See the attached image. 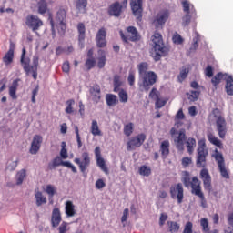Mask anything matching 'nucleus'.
<instances>
[{
    "instance_id": "4d7b16f0",
    "label": "nucleus",
    "mask_w": 233,
    "mask_h": 233,
    "mask_svg": "<svg viewBox=\"0 0 233 233\" xmlns=\"http://www.w3.org/2000/svg\"><path fill=\"white\" fill-rule=\"evenodd\" d=\"M199 94H201V91H191L188 96L189 101H198Z\"/></svg>"
},
{
    "instance_id": "412c9836",
    "label": "nucleus",
    "mask_w": 233,
    "mask_h": 233,
    "mask_svg": "<svg viewBox=\"0 0 233 233\" xmlns=\"http://www.w3.org/2000/svg\"><path fill=\"white\" fill-rule=\"evenodd\" d=\"M77 32H78V42L81 49L85 48V39L86 37V27L85 24L82 22L77 25Z\"/></svg>"
},
{
    "instance_id": "20e7f679",
    "label": "nucleus",
    "mask_w": 233,
    "mask_h": 233,
    "mask_svg": "<svg viewBox=\"0 0 233 233\" xmlns=\"http://www.w3.org/2000/svg\"><path fill=\"white\" fill-rule=\"evenodd\" d=\"M152 42L154 43L155 55H153V59L155 61H161V57L168 56L169 50L168 47L165 46L161 34L155 32L152 35Z\"/></svg>"
},
{
    "instance_id": "a878e982",
    "label": "nucleus",
    "mask_w": 233,
    "mask_h": 233,
    "mask_svg": "<svg viewBox=\"0 0 233 233\" xmlns=\"http://www.w3.org/2000/svg\"><path fill=\"white\" fill-rule=\"evenodd\" d=\"M65 212L67 218H74V216H76V206L74 205V202L70 200H67L66 202Z\"/></svg>"
},
{
    "instance_id": "bf43d9fd",
    "label": "nucleus",
    "mask_w": 233,
    "mask_h": 233,
    "mask_svg": "<svg viewBox=\"0 0 233 233\" xmlns=\"http://www.w3.org/2000/svg\"><path fill=\"white\" fill-rule=\"evenodd\" d=\"M193 228H194V224L188 221L186 223L182 233H193Z\"/></svg>"
},
{
    "instance_id": "0e129e2a",
    "label": "nucleus",
    "mask_w": 233,
    "mask_h": 233,
    "mask_svg": "<svg viewBox=\"0 0 233 233\" xmlns=\"http://www.w3.org/2000/svg\"><path fill=\"white\" fill-rule=\"evenodd\" d=\"M149 97H151V99H159V93L157 92V88H152V90L149 93Z\"/></svg>"
},
{
    "instance_id": "f3484780",
    "label": "nucleus",
    "mask_w": 233,
    "mask_h": 233,
    "mask_svg": "<svg viewBox=\"0 0 233 233\" xmlns=\"http://www.w3.org/2000/svg\"><path fill=\"white\" fill-rule=\"evenodd\" d=\"M200 179L203 181L204 189L208 192H212V177H210L208 169L203 168L200 171Z\"/></svg>"
},
{
    "instance_id": "6e6d98bb",
    "label": "nucleus",
    "mask_w": 233,
    "mask_h": 233,
    "mask_svg": "<svg viewBox=\"0 0 233 233\" xmlns=\"http://www.w3.org/2000/svg\"><path fill=\"white\" fill-rule=\"evenodd\" d=\"M190 21H192V16H190V14L186 13L182 18L183 26H188L190 25Z\"/></svg>"
},
{
    "instance_id": "338daca9",
    "label": "nucleus",
    "mask_w": 233,
    "mask_h": 233,
    "mask_svg": "<svg viewBox=\"0 0 233 233\" xmlns=\"http://www.w3.org/2000/svg\"><path fill=\"white\" fill-rule=\"evenodd\" d=\"M62 71L65 72V74H69L70 72V62L66 61L62 65Z\"/></svg>"
},
{
    "instance_id": "13d9d810",
    "label": "nucleus",
    "mask_w": 233,
    "mask_h": 233,
    "mask_svg": "<svg viewBox=\"0 0 233 233\" xmlns=\"http://www.w3.org/2000/svg\"><path fill=\"white\" fill-rule=\"evenodd\" d=\"M199 39H200V36H199V34H197L196 37L193 38V44L190 47V50H198V46H199Z\"/></svg>"
},
{
    "instance_id": "680f3d73",
    "label": "nucleus",
    "mask_w": 233,
    "mask_h": 233,
    "mask_svg": "<svg viewBox=\"0 0 233 233\" xmlns=\"http://www.w3.org/2000/svg\"><path fill=\"white\" fill-rule=\"evenodd\" d=\"M58 232L59 233H66L68 232V223L63 221L61 225L58 227Z\"/></svg>"
},
{
    "instance_id": "1a4fd4ad",
    "label": "nucleus",
    "mask_w": 233,
    "mask_h": 233,
    "mask_svg": "<svg viewBox=\"0 0 233 233\" xmlns=\"http://www.w3.org/2000/svg\"><path fill=\"white\" fill-rule=\"evenodd\" d=\"M169 192L172 199H177L178 205L183 203V199L185 198V189H183V184L178 183L171 186Z\"/></svg>"
},
{
    "instance_id": "79ce46f5",
    "label": "nucleus",
    "mask_w": 233,
    "mask_h": 233,
    "mask_svg": "<svg viewBox=\"0 0 233 233\" xmlns=\"http://www.w3.org/2000/svg\"><path fill=\"white\" fill-rule=\"evenodd\" d=\"M138 172L140 176H145L146 177H148V176L152 174V169L150 168V167L143 165L139 167Z\"/></svg>"
},
{
    "instance_id": "7c9ffc66",
    "label": "nucleus",
    "mask_w": 233,
    "mask_h": 233,
    "mask_svg": "<svg viewBox=\"0 0 233 233\" xmlns=\"http://www.w3.org/2000/svg\"><path fill=\"white\" fill-rule=\"evenodd\" d=\"M90 132L92 136H103V132L99 128V124H97V120H92Z\"/></svg>"
},
{
    "instance_id": "39448f33",
    "label": "nucleus",
    "mask_w": 233,
    "mask_h": 233,
    "mask_svg": "<svg viewBox=\"0 0 233 233\" xmlns=\"http://www.w3.org/2000/svg\"><path fill=\"white\" fill-rule=\"evenodd\" d=\"M197 152L196 165L198 167L205 168V167H207V156H208V149H207V143L205 142V139L198 141Z\"/></svg>"
},
{
    "instance_id": "ddd939ff",
    "label": "nucleus",
    "mask_w": 233,
    "mask_h": 233,
    "mask_svg": "<svg viewBox=\"0 0 233 233\" xmlns=\"http://www.w3.org/2000/svg\"><path fill=\"white\" fill-rule=\"evenodd\" d=\"M147 139V135L144 133L138 134L136 137H133L127 142V150H134L135 148H139L141 145L145 143Z\"/></svg>"
},
{
    "instance_id": "49530a36",
    "label": "nucleus",
    "mask_w": 233,
    "mask_h": 233,
    "mask_svg": "<svg viewBox=\"0 0 233 233\" xmlns=\"http://www.w3.org/2000/svg\"><path fill=\"white\" fill-rule=\"evenodd\" d=\"M132 132H134V124L132 122H129L126 126H124V134L127 137H130L132 136Z\"/></svg>"
},
{
    "instance_id": "c756f323",
    "label": "nucleus",
    "mask_w": 233,
    "mask_h": 233,
    "mask_svg": "<svg viewBox=\"0 0 233 233\" xmlns=\"http://www.w3.org/2000/svg\"><path fill=\"white\" fill-rule=\"evenodd\" d=\"M207 137L211 145H215L218 148H223V143H221V140L215 137L211 132L207 134Z\"/></svg>"
},
{
    "instance_id": "f03ea898",
    "label": "nucleus",
    "mask_w": 233,
    "mask_h": 233,
    "mask_svg": "<svg viewBox=\"0 0 233 233\" xmlns=\"http://www.w3.org/2000/svg\"><path fill=\"white\" fill-rule=\"evenodd\" d=\"M147 70H148V63L141 62L138 65V74L142 77V83L139 84V87L142 88L141 90H145V92H148L150 86L156 85L157 81V75L154 71Z\"/></svg>"
},
{
    "instance_id": "5701e85b",
    "label": "nucleus",
    "mask_w": 233,
    "mask_h": 233,
    "mask_svg": "<svg viewBox=\"0 0 233 233\" xmlns=\"http://www.w3.org/2000/svg\"><path fill=\"white\" fill-rule=\"evenodd\" d=\"M15 50V44L14 42L10 43L9 50L5 53V55L3 57V61L5 65H12L14 62V52Z\"/></svg>"
},
{
    "instance_id": "f8f14e48",
    "label": "nucleus",
    "mask_w": 233,
    "mask_h": 233,
    "mask_svg": "<svg viewBox=\"0 0 233 233\" xmlns=\"http://www.w3.org/2000/svg\"><path fill=\"white\" fill-rule=\"evenodd\" d=\"M25 25L32 32H36L43 26V20L35 15H28L25 18Z\"/></svg>"
},
{
    "instance_id": "bb28decb",
    "label": "nucleus",
    "mask_w": 233,
    "mask_h": 233,
    "mask_svg": "<svg viewBox=\"0 0 233 233\" xmlns=\"http://www.w3.org/2000/svg\"><path fill=\"white\" fill-rule=\"evenodd\" d=\"M160 152L164 159H167V157H168V154H170V142L168 140H164L161 142Z\"/></svg>"
},
{
    "instance_id": "de8ad7c7",
    "label": "nucleus",
    "mask_w": 233,
    "mask_h": 233,
    "mask_svg": "<svg viewBox=\"0 0 233 233\" xmlns=\"http://www.w3.org/2000/svg\"><path fill=\"white\" fill-rule=\"evenodd\" d=\"M121 85H123V82H121V76L116 75L114 76V92L121 90Z\"/></svg>"
},
{
    "instance_id": "f257e3e1",
    "label": "nucleus",
    "mask_w": 233,
    "mask_h": 233,
    "mask_svg": "<svg viewBox=\"0 0 233 233\" xmlns=\"http://www.w3.org/2000/svg\"><path fill=\"white\" fill-rule=\"evenodd\" d=\"M182 182L186 188H191V194L198 196L200 199V206L202 208H207V198H205V194L201 190V181L198 177H193L190 178V173L188 171L184 172V177H182Z\"/></svg>"
},
{
    "instance_id": "774afa93",
    "label": "nucleus",
    "mask_w": 233,
    "mask_h": 233,
    "mask_svg": "<svg viewBox=\"0 0 233 233\" xmlns=\"http://www.w3.org/2000/svg\"><path fill=\"white\" fill-rule=\"evenodd\" d=\"M191 163H192V157H185L182 158L183 167H188V165H191Z\"/></svg>"
},
{
    "instance_id": "8fccbe9b",
    "label": "nucleus",
    "mask_w": 233,
    "mask_h": 233,
    "mask_svg": "<svg viewBox=\"0 0 233 233\" xmlns=\"http://www.w3.org/2000/svg\"><path fill=\"white\" fill-rule=\"evenodd\" d=\"M172 41L175 45H183L185 39L179 35V33L175 32L172 36Z\"/></svg>"
},
{
    "instance_id": "f704fd0d",
    "label": "nucleus",
    "mask_w": 233,
    "mask_h": 233,
    "mask_svg": "<svg viewBox=\"0 0 233 233\" xmlns=\"http://www.w3.org/2000/svg\"><path fill=\"white\" fill-rule=\"evenodd\" d=\"M98 55L100 57L97 58V66L98 68H105V65H106V55L105 54V51L98 50Z\"/></svg>"
},
{
    "instance_id": "37998d69",
    "label": "nucleus",
    "mask_w": 233,
    "mask_h": 233,
    "mask_svg": "<svg viewBox=\"0 0 233 233\" xmlns=\"http://www.w3.org/2000/svg\"><path fill=\"white\" fill-rule=\"evenodd\" d=\"M117 92L120 103H128V93L125 89H119Z\"/></svg>"
},
{
    "instance_id": "9d476101",
    "label": "nucleus",
    "mask_w": 233,
    "mask_h": 233,
    "mask_svg": "<svg viewBox=\"0 0 233 233\" xmlns=\"http://www.w3.org/2000/svg\"><path fill=\"white\" fill-rule=\"evenodd\" d=\"M127 5H128V0H123L122 5L119 2H115L109 5L107 14L111 17H119L123 14V8H126Z\"/></svg>"
},
{
    "instance_id": "052dcab7",
    "label": "nucleus",
    "mask_w": 233,
    "mask_h": 233,
    "mask_svg": "<svg viewBox=\"0 0 233 233\" xmlns=\"http://www.w3.org/2000/svg\"><path fill=\"white\" fill-rule=\"evenodd\" d=\"M205 76H207V77H213L214 76V67H212V66L208 65L205 71H204Z\"/></svg>"
},
{
    "instance_id": "5fc2aeb1",
    "label": "nucleus",
    "mask_w": 233,
    "mask_h": 233,
    "mask_svg": "<svg viewBox=\"0 0 233 233\" xmlns=\"http://www.w3.org/2000/svg\"><path fill=\"white\" fill-rule=\"evenodd\" d=\"M183 11L186 14H190V8H194V5H190L187 0L182 1Z\"/></svg>"
},
{
    "instance_id": "69168bd1",
    "label": "nucleus",
    "mask_w": 233,
    "mask_h": 233,
    "mask_svg": "<svg viewBox=\"0 0 233 233\" xmlns=\"http://www.w3.org/2000/svg\"><path fill=\"white\" fill-rule=\"evenodd\" d=\"M105 187H106V184L103 179L99 178L98 180H96V188H97L98 190H101V188H105Z\"/></svg>"
},
{
    "instance_id": "7ed1b4c3",
    "label": "nucleus",
    "mask_w": 233,
    "mask_h": 233,
    "mask_svg": "<svg viewBox=\"0 0 233 233\" xmlns=\"http://www.w3.org/2000/svg\"><path fill=\"white\" fill-rule=\"evenodd\" d=\"M20 63L22 68L27 76L32 74L33 79L37 80V69L39 68V56H34L32 59V65H30V57L26 56V48L23 47L20 57Z\"/></svg>"
},
{
    "instance_id": "b1692460",
    "label": "nucleus",
    "mask_w": 233,
    "mask_h": 233,
    "mask_svg": "<svg viewBox=\"0 0 233 233\" xmlns=\"http://www.w3.org/2000/svg\"><path fill=\"white\" fill-rule=\"evenodd\" d=\"M228 77V75L219 72L212 77L211 83H212L213 86H215V88H218V86H219V84L221 83V81H227Z\"/></svg>"
},
{
    "instance_id": "4be33fe9",
    "label": "nucleus",
    "mask_w": 233,
    "mask_h": 233,
    "mask_svg": "<svg viewBox=\"0 0 233 233\" xmlns=\"http://www.w3.org/2000/svg\"><path fill=\"white\" fill-rule=\"evenodd\" d=\"M61 221H63V218L61 217V210L59 209V208H55L52 211L51 216V225L53 228H57Z\"/></svg>"
},
{
    "instance_id": "6ab92c4d",
    "label": "nucleus",
    "mask_w": 233,
    "mask_h": 233,
    "mask_svg": "<svg viewBox=\"0 0 233 233\" xmlns=\"http://www.w3.org/2000/svg\"><path fill=\"white\" fill-rule=\"evenodd\" d=\"M43 144V137L41 135H35L31 142L29 149L30 154L35 155L41 150V145Z\"/></svg>"
},
{
    "instance_id": "c03bdc74",
    "label": "nucleus",
    "mask_w": 233,
    "mask_h": 233,
    "mask_svg": "<svg viewBox=\"0 0 233 233\" xmlns=\"http://www.w3.org/2000/svg\"><path fill=\"white\" fill-rule=\"evenodd\" d=\"M96 164L101 168L105 174H108V167H106V164H105V159L101 157L96 158Z\"/></svg>"
},
{
    "instance_id": "09e8293b",
    "label": "nucleus",
    "mask_w": 233,
    "mask_h": 233,
    "mask_svg": "<svg viewBox=\"0 0 233 233\" xmlns=\"http://www.w3.org/2000/svg\"><path fill=\"white\" fill-rule=\"evenodd\" d=\"M188 72H190V69L187 67H183L182 70L180 71V74L178 76V80L180 83H183L187 77H188Z\"/></svg>"
},
{
    "instance_id": "473e14b6",
    "label": "nucleus",
    "mask_w": 233,
    "mask_h": 233,
    "mask_svg": "<svg viewBox=\"0 0 233 233\" xmlns=\"http://www.w3.org/2000/svg\"><path fill=\"white\" fill-rule=\"evenodd\" d=\"M200 226L202 227V232H204V233H219V231L218 229H214L213 231H210V227H208V218H201Z\"/></svg>"
},
{
    "instance_id": "ea45409f",
    "label": "nucleus",
    "mask_w": 233,
    "mask_h": 233,
    "mask_svg": "<svg viewBox=\"0 0 233 233\" xmlns=\"http://www.w3.org/2000/svg\"><path fill=\"white\" fill-rule=\"evenodd\" d=\"M26 177V170L21 169L15 177L16 179V185H23V181H25V178Z\"/></svg>"
},
{
    "instance_id": "a211bd4d",
    "label": "nucleus",
    "mask_w": 233,
    "mask_h": 233,
    "mask_svg": "<svg viewBox=\"0 0 233 233\" xmlns=\"http://www.w3.org/2000/svg\"><path fill=\"white\" fill-rule=\"evenodd\" d=\"M168 17H170V11H168V9L160 11L154 20L155 26H157V28L163 26L165 23L168 21Z\"/></svg>"
},
{
    "instance_id": "aec40b11",
    "label": "nucleus",
    "mask_w": 233,
    "mask_h": 233,
    "mask_svg": "<svg viewBox=\"0 0 233 233\" xmlns=\"http://www.w3.org/2000/svg\"><path fill=\"white\" fill-rule=\"evenodd\" d=\"M96 41L98 48H105L106 46V29L102 27L98 30L96 35Z\"/></svg>"
},
{
    "instance_id": "393cba45",
    "label": "nucleus",
    "mask_w": 233,
    "mask_h": 233,
    "mask_svg": "<svg viewBox=\"0 0 233 233\" xmlns=\"http://www.w3.org/2000/svg\"><path fill=\"white\" fill-rule=\"evenodd\" d=\"M90 94L92 96V99L95 103H99L101 100V87L99 85H95L90 89Z\"/></svg>"
},
{
    "instance_id": "c85d7f7f",
    "label": "nucleus",
    "mask_w": 233,
    "mask_h": 233,
    "mask_svg": "<svg viewBox=\"0 0 233 233\" xmlns=\"http://www.w3.org/2000/svg\"><path fill=\"white\" fill-rule=\"evenodd\" d=\"M106 103L107 106H116L119 104V99H117V96L114 94H107L106 96Z\"/></svg>"
},
{
    "instance_id": "dca6fc26",
    "label": "nucleus",
    "mask_w": 233,
    "mask_h": 233,
    "mask_svg": "<svg viewBox=\"0 0 233 233\" xmlns=\"http://www.w3.org/2000/svg\"><path fill=\"white\" fill-rule=\"evenodd\" d=\"M75 163L78 165L80 171L85 174L86 168L90 167V155L88 152L82 153V161L81 158H75Z\"/></svg>"
},
{
    "instance_id": "3c124183",
    "label": "nucleus",
    "mask_w": 233,
    "mask_h": 233,
    "mask_svg": "<svg viewBox=\"0 0 233 233\" xmlns=\"http://www.w3.org/2000/svg\"><path fill=\"white\" fill-rule=\"evenodd\" d=\"M48 10V5L46 2H38V14L44 15V14Z\"/></svg>"
},
{
    "instance_id": "c9c22d12",
    "label": "nucleus",
    "mask_w": 233,
    "mask_h": 233,
    "mask_svg": "<svg viewBox=\"0 0 233 233\" xmlns=\"http://www.w3.org/2000/svg\"><path fill=\"white\" fill-rule=\"evenodd\" d=\"M226 92L228 96H233V77L232 76H228V78L226 79Z\"/></svg>"
},
{
    "instance_id": "a18cd8bd",
    "label": "nucleus",
    "mask_w": 233,
    "mask_h": 233,
    "mask_svg": "<svg viewBox=\"0 0 233 233\" xmlns=\"http://www.w3.org/2000/svg\"><path fill=\"white\" fill-rule=\"evenodd\" d=\"M66 114H74V105H76L75 99H69L66 102Z\"/></svg>"
},
{
    "instance_id": "423d86ee",
    "label": "nucleus",
    "mask_w": 233,
    "mask_h": 233,
    "mask_svg": "<svg viewBox=\"0 0 233 233\" xmlns=\"http://www.w3.org/2000/svg\"><path fill=\"white\" fill-rule=\"evenodd\" d=\"M119 34L124 43H128V41H131L132 43H136L137 41L141 40V35H139V32L135 26H128L127 28V35H125L123 31H120Z\"/></svg>"
},
{
    "instance_id": "864d4df0",
    "label": "nucleus",
    "mask_w": 233,
    "mask_h": 233,
    "mask_svg": "<svg viewBox=\"0 0 233 233\" xmlns=\"http://www.w3.org/2000/svg\"><path fill=\"white\" fill-rule=\"evenodd\" d=\"M85 66L87 70H92L96 66V58H87L85 63Z\"/></svg>"
},
{
    "instance_id": "e433bc0d",
    "label": "nucleus",
    "mask_w": 233,
    "mask_h": 233,
    "mask_svg": "<svg viewBox=\"0 0 233 233\" xmlns=\"http://www.w3.org/2000/svg\"><path fill=\"white\" fill-rule=\"evenodd\" d=\"M35 198L36 199V206L41 207L46 203V197L43 196V192L35 191Z\"/></svg>"
},
{
    "instance_id": "cd10ccee",
    "label": "nucleus",
    "mask_w": 233,
    "mask_h": 233,
    "mask_svg": "<svg viewBox=\"0 0 233 233\" xmlns=\"http://www.w3.org/2000/svg\"><path fill=\"white\" fill-rule=\"evenodd\" d=\"M75 5L80 14H86L88 0H76Z\"/></svg>"
},
{
    "instance_id": "2f4dec72",
    "label": "nucleus",
    "mask_w": 233,
    "mask_h": 233,
    "mask_svg": "<svg viewBox=\"0 0 233 233\" xmlns=\"http://www.w3.org/2000/svg\"><path fill=\"white\" fill-rule=\"evenodd\" d=\"M48 197H49V201L50 203H54V196H56V194H57V189L56 188V187L52 186L51 184H48L46 187V190H45Z\"/></svg>"
},
{
    "instance_id": "6e6552de",
    "label": "nucleus",
    "mask_w": 233,
    "mask_h": 233,
    "mask_svg": "<svg viewBox=\"0 0 233 233\" xmlns=\"http://www.w3.org/2000/svg\"><path fill=\"white\" fill-rule=\"evenodd\" d=\"M56 22L57 31L60 35H65L66 32V10L59 9L56 13Z\"/></svg>"
},
{
    "instance_id": "603ef678",
    "label": "nucleus",
    "mask_w": 233,
    "mask_h": 233,
    "mask_svg": "<svg viewBox=\"0 0 233 233\" xmlns=\"http://www.w3.org/2000/svg\"><path fill=\"white\" fill-rule=\"evenodd\" d=\"M61 151H60V156L62 159H68V151L66 150V142H62L61 143Z\"/></svg>"
},
{
    "instance_id": "9b49d317",
    "label": "nucleus",
    "mask_w": 233,
    "mask_h": 233,
    "mask_svg": "<svg viewBox=\"0 0 233 233\" xmlns=\"http://www.w3.org/2000/svg\"><path fill=\"white\" fill-rule=\"evenodd\" d=\"M214 157L218 165V169L222 177H224V179H230V175L228 174V171L225 167V158L223 157V154H221L218 149H216Z\"/></svg>"
},
{
    "instance_id": "2eb2a0df",
    "label": "nucleus",
    "mask_w": 233,
    "mask_h": 233,
    "mask_svg": "<svg viewBox=\"0 0 233 233\" xmlns=\"http://www.w3.org/2000/svg\"><path fill=\"white\" fill-rule=\"evenodd\" d=\"M217 131L220 139H225L227 136V120L222 116L217 117L216 120Z\"/></svg>"
},
{
    "instance_id": "4c0bfd02",
    "label": "nucleus",
    "mask_w": 233,
    "mask_h": 233,
    "mask_svg": "<svg viewBox=\"0 0 233 233\" xmlns=\"http://www.w3.org/2000/svg\"><path fill=\"white\" fill-rule=\"evenodd\" d=\"M168 232L177 233L179 232L181 226L176 221H167Z\"/></svg>"
},
{
    "instance_id": "58836bf2",
    "label": "nucleus",
    "mask_w": 233,
    "mask_h": 233,
    "mask_svg": "<svg viewBox=\"0 0 233 233\" xmlns=\"http://www.w3.org/2000/svg\"><path fill=\"white\" fill-rule=\"evenodd\" d=\"M186 145L188 154H194V148H196V140L194 138H188L186 142Z\"/></svg>"
},
{
    "instance_id": "4468645a",
    "label": "nucleus",
    "mask_w": 233,
    "mask_h": 233,
    "mask_svg": "<svg viewBox=\"0 0 233 233\" xmlns=\"http://www.w3.org/2000/svg\"><path fill=\"white\" fill-rule=\"evenodd\" d=\"M130 6L137 21H141L143 17V0H131Z\"/></svg>"
},
{
    "instance_id": "e2e57ef3",
    "label": "nucleus",
    "mask_w": 233,
    "mask_h": 233,
    "mask_svg": "<svg viewBox=\"0 0 233 233\" xmlns=\"http://www.w3.org/2000/svg\"><path fill=\"white\" fill-rule=\"evenodd\" d=\"M127 81L130 86H134V83H136V74L134 72L132 71L129 72Z\"/></svg>"
},
{
    "instance_id": "72a5a7b5",
    "label": "nucleus",
    "mask_w": 233,
    "mask_h": 233,
    "mask_svg": "<svg viewBox=\"0 0 233 233\" xmlns=\"http://www.w3.org/2000/svg\"><path fill=\"white\" fill-rule=\"evenodd\" d=\"M19 86V82L14 80L12 86H9V96L13 99H17V87Z\"/></svg>"
},
{
    "instance_id": "0eeeda50",
    "label": "nucleus",
    "mask_w": 233,
    "mask_h": 233,
    "mask_svg": "<svg viewBox=\"0 0 233 233\" xmlns=\"http://www.w3.org/2000/svg\"><path fill=\"white\" fill-rule=\"evenodd\" d=\"M176 134H177V130L176 127H172L170 129V135L172 137H174L176 148L179 150V152H183V150H185V141L187 139V135L185 134V130H180L177 137L175 136Z\"/></svg>"
},
{
    "instance_id": "a19ab883",
    "label": "nucleus",
    "mask_w": 233,
    "mask_h": 233,
    "mask_svg": "<svg viewBox=\"0 0 233 233\" xmlns=\"http://www.w3.org/2000/svg\"><path fill=\"white\" fill-rule=\"evenodd\" d=\"M63 160H61V157H56L53 159L52 163L48 164V169L54 170L56 167H61Z\"/></svg>"
}]
</instances>
